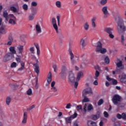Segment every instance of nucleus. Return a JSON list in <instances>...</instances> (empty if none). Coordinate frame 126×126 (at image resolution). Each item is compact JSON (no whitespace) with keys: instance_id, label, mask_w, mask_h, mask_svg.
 Instances as JSON below:
<instances>
[{"instance_id":"obj_38","label":"nucleus","mask_w":126,"mask_h":126,"mask_svg":"<svg viewBox=\"0 0 126 126\" xmlns=\"http://www.w3.org/2000/svg\"><path fill=\"white\" fill-rule=\"evenodd\" d=\"M11 101V98L10 97H7L6 99V103L7 105H9L10 102Z\"/></svg>"},{"instance_id":"obj_45","label":"nucleus","mask_w":126,"mask_h":126,"mask_svg":"<svg viewBox=\"0 0 126 126\" xmlns=\"http://www.w3.org/2000/svg\"><path fill=\"white\" fill-rule=\"evenodd\" d=\"M27 94L29 96L32 95V89H29L27 91Z\"/></svg>"},{"instance_id":"obj_27","label":"nucleus","mask_w":126,"mask_h":126,"mask_svg":"<svg viewBox=\"0 0 126 126\" xmlns=\"http://www.w3.org/2000/svg\"><path fill=\"white\" fill-rule=\"evenodd\" d=\"M15 61H16L17 63H20L21 62V56L17 55L16 57L15 58Z\"/></svg>"},{"instance_id":"obj_1","label":"nucleus","mask_w":126,"mask_h":126,"mask_svg":"<svg viewBox=\"0 0 126 126\" xmlns=\"http://www.w3.org/2000/svg\"><path fill=\"white\" fill-rule=\"evenodd\" d=\"M118 26L117 28L119 31L121 32H125L126 30V26H125V23L124 22V20L122 18L119 19L118 22L117 23Z\"/></svg>"},{"instance_id":"obj_29","label":"nucleus","mask_w":126,"mask_h":126,"mask_svg":"<svg viewBox=\"0 0 126 126\" xmlns=\"http://www.w3.org/2000/svg\"><path fill=\"white\" fill-rule=\"evenodd\" d=\"M95 20H96V17H93L92 19V27L95 28L96 27V24L95 23Z\"/></svg>"},{"instance_id":"obj_62","label":"nucleus","mask_w":126,"mask_h":126,"mask_svg":"<svg viewBox=\"0 0 126 126\" xmlns=\"http://www.w3.org/2000/svg\"><path fill=\"white\" fill-rule=\"evenodd\" d=\"M106 79H107V80H108V81H112V80L113 79L110 78V77L109 76H106Z\"/></svg>"},{"instance_id":"obj_10","label":"nucleus","mask_w":126,"mask_h":126,"mask_svg":"<svg viewBox=\"0 0 126 126\" xmlns=\"http://www.w3.org/2000/svg\"><path fill=\"white\" fill-rule=\"evenodd\" d=\"M88 94L89 95L93 94L92 89H91V88H88L83 91V96H86V95H88Z\"/></svg>"},{"instance_id":"obj_19","label":"nucleus","mask_w":126,"mask_h":126,"mask_svg":"<svg viewBox=\"0 0 126 126\" xmlns=\"http://www.w3.org/2000/svg\"><path fill=\"white\" fill-rule=\"evenodd\" d=\"M87 125L88 126H97L96 122L89 120L88 121Z\"/></svg>"},{"instance_id":"obj_8","label":"nucleus","mask_w":126,"mask_h":126,"mask_svg":"<svg viewBox=\"0 0 126 126\" xmlns=\"http://www.w3.org/2000/svg\"><path fill=\"white\" fill-rule=\"evenodd\" d=\"M52 24L53 26V28L56 30L57 33L59 34V28L58 27V25H57V20H56V18H52Z\"/></svg>"},{"instance_id":"obj_15","label":"nucleus","mask_w":126,"mask_h":126,"mask_svg":"<svg viewBox=\"0 0 126 126\" xmlns=\"http://www.w3.org/2000/svg\"><path fill=\"white\" fill-rule=\"evenodd\" d=\"M95 69H96L95 73V77H99V75H100V70H101V68H100V66H96L95 67Z\"/></svg>"},{"instance_id":"obj_21","label":"nucleus","mask_w":126,"mask_h":126,"mask_svg":"<svg viewBox=\"0 0 126 126\" xmlns=\"http://www.w3.org/2000/svg\"><path fill=\"white\" fill-rule=\"evenodd\" d=\"M35 29L38 33L42 32V29H41V26H40L39 23H37V25H36Z\"/></svg>"},{"instance_id":"obj_16","label":"nucleus","mask_w":126,"mask_h":126,"mask_svg":"<svg viewBox=\"0 0 126 126\" xmlns=\"http://www.w3.org/2000/svg\"><path fill=\"white\" fill-rule=\"evenodd\" d=\"M101 59L102 60H104L105 63H107V64L110 63V59H109V57L106 56L105 55H103Z\"/></svg>"},{"instance_id":"obj_54","label":"nucleus","mask_w":126,"mask_h":126,"mask_svg":"<svg viewBox=\"0 0 126 126\" xmlns=\"http://www.w3.org/2000/svg\"><path fill=\"white\" fill-rule=\"evenodd\" d=\"M51 89V90H53V92H57V91H58V90L56 87H53Z\"/></svg>"},{"instance_id":"obj_34","label":"nucleus","mask_w":126,"mask_h":126,"mask_svg":"<svg viewBox=\"0 0 126 126\" xmlns=\"http://www.w3.org/2000/svg\"><path fill=\"white\" fill-rule=\"evenodd\" d=\"M56 5L57 7H58L59 8L62 7V2H61L60 1H57L56 2Z\"/></svg>"},{"instance_id":"obj_6","label":"nucleus","mask_w":126,"mask_h":126,"mask_svg":"<svg viewBox=\"0 0 126 126\" xmlns=\"http://www.w3.org/2000/svg\"><path fill=\"white\" fill-rule=\"evenodd\" d=\"M83 76V73L82 72H79L77 74V76L76 78V82H75V84H74V87L75 88H77V86H78V81L80 80V77L81 76Z\"/></svg>"},{"instance_id":"obj_11","label":"nucleus","mask_w":126,"mask_h":126,"mask_svg":"<svg viewBox=\"0 0 126 126\" xmlns=\"http://www.w3.org/2000/svg\"><path fill=\"white\" fill-rule=\"evenodd\" d=\"M102 11L104 15L103 16V18H107L108 17V15H109V11H108V7L107 6H105L102 7Z\"/></svg>"},{"instance_id":"obj_17","label":"nucleus","mask_w":126,"mask_h":126,"mask_svg":"<svg viewBox=\"0 0 126 126\" xmlns=\"http://www.w3.org/2000/svg\"><path fill=\"white\" fill-rule=\"evenodd\" d=\"M3 17L5 18L6 21H8L9 18L8 17V13L7 10H5L3 12Z\"/></svg>"},{"instance_id":"obj_39","label":"nucleus","mask_w":126,"mask_h":126,"mask_svg":"<svg viewBox=\"0 0 126 126\" xmlns=\"http://www.w3.org/2000/svg\"><path fill=\"white\" fill-rule=\"evenodd\" d=\"M82 102L83 103H86V102H89V99L88 98H87L86 95L84 96V99H83Z\"/></svg>"},{"instance_id":"obj_18","label":"nucleus","mask_w":126,"mask_h":126,"mask_svg":"<svg viewBox=\"0 0 126 126\" xmlns=\"http://www.w3.org/2000/svg\"><path fill=\"white\" fill-rule=\"evenodd\" d=\"M113 29L111 28H105L104 29V32L107 33V34H111V33L113 32Z\"/></svg>"},{"instance_id":"obj_60","label":"nucleus","mask_w":126,"mask_h":126,"mask_svg":"<svg viewBox=\"0 0 126 126\" xmlns=\"http://www.w3.org/2000/svg\"><path fill=\"white\" fill-rule=\"evenodd\" d=\"M30 51L31 52L32 54H34V51H35L34 50V47H31L30 49Z\"/></svg>"},{"instance_id":"obj_42","label":"nucleus","mask_w":126,"mask_h":126,"mask_svg":"<svg viewBox=\"0 0 126 126\" xmlns=\"http://www.w3.org/2000/svg\"><path fill=\"white\" fill-rule=\"evenodd\" d=\"M9 23L10 24H12V25H14L15 24V21L12 19H10L9 20Z\"/></svg>"},{"instance_id":"obj_31","label":"nucleus","mask_w":126,"mask_h":126,"mask_svg":"<svg viewBox=\"0 0 126 126\" xmlns=\"http://www.w3.org/2000/svg\"><path fill=\"white\" fill-rule=\"evenodd\" d=\"M10 10H11V11H13V12H18V10H17V9L15 6H11L10 7Z\"/></svg>"},{"instance_id":"obj_41","label":"nucleus","mask_w":126,"mask_h":126,"mask_svg":"<svg viewBox=\"0 0 126 126\" xmlns=\"http://www.w3.org/2000/svg\"><path fill=\"white\" fill-rule=\"evenodd\" d=\"M77 117V113L76 112H74V114L72 115L70 117L72 120H73V119H75Z\"/></svg>"},{"instance_id":"obj_20","label":"nucleus","mask_w":126,"mask_h":126,"mask_svg":"<svg viewBox=\"0 0 126 126\" xmlns=\"http://www.w3.org/2000/svg\"><path fill=\"white\" fill-rule=\"evenodd\" d=\"M80 45L82 46V48H84L87 44L86 43V41L84 38H83L81 40L80 42Z\"/></svg>"},{"instance_id":"obj_7","label":"nucleus","mask_w":126,"mask_h":126,"mask_svg":"<svg viewBox=\"0 0 126 126\" xmlns=\"http://www.w3.org/2000/svg\"><path fill=\"white\" fill-rule=\"evenodd\" d=\"M117 62L118 63H116V64L117 65V67L119 68L120 70H123L125 68V65L123 64V61L120 60V59H117Z\"/></svg>"},{"instance_id":"obj_35","label":"nucleus","mask_w":126,"mask_h":126,"mask_svg":"<svg viewBox=\"0 0 126 126\" xmlns=\"http://www.w3.org/2000/svg\"><path fill=\"white\" fill-rule=\"evenodd\" d=\"M22 8L25 11L28 10V5L27 4H24L22 6Z\"/></svg>"},{"instance_id":"obj_58","label":"nucleus","mask_w":126,"mask_h":126,"mask_svg":"<svg viewBox=\"0 0 126 126\" xmlns=\"http://www.w3.org/2000/svg\"><path fill=\"white\" fill-rule=\"evenodd\" d=\"M86 107H87V104H86L84 106L83 112H84L85 113L87 112V109H86Z\"/></svg>"},{"instance_id":"obj_2","label":"nucleus","mask_w":126,"mask_h":126,"mask_svg":"<svg viewBox=\"0 0 126 126\" xmlns=\"http://www.w3.org/2000/svg\"><path fill=\"white\" fill-rule=\"evenodd\" d=\"M95 52H100L101 54H105V53H107V49L102 48V43L98 41L97 42Z\"/></svg>"},{"instance_id":"obj_24","label":"nucleus","mask_w":126,"mask_h":126,"mask_svg":"<svg viewBox=\"0 0 126 126\" xmlns=\"http://www.w3.org/2000/svg\"><path fill=\"white\" fill-rule=\"evenodd\" d=\"M34 45L37 50V56H40V46L37 43H34Z\"/></svg>"},{"instance_id":"obj_40","label":"nucleus","mask_w":126,"mask_h":126,"mask_svg":"<svg viewBox=\"0 0 126 126\" xmlns=\"http://www.w3.org/2000/svg\"><path fill=\"white\" fill-rule=\"evenodd\" d=\"M69 55L70 57V60L72 61V60H73V59L74 58V55H73L72 51H71V50L69 51Z\"/></svg>"},{"instance_id":"obj_26","label":"nucleus","mask_w":126,"mask_h":126,"mask_svg":"<svg viewBox=\"0 0 126 126\" xmlns=\"http://www.w3.org/2000/svg\"><path fill=\"white\" fill-rule=\"evenodd\" d=\"M9 51L11 52V54H13V55H15L16 54L15 48H14L13 46L10 47L9 48Z\"/></svg>"},{"instance_id":"obj_47","label":"nucleus","mask_w":126,"mask_h":126,"mask_svg":"<svg viewBox=\"0 0 126 126\" xmlns=\"http://www.w3.org/2000/svg\"><path fill=\"white\" fill-rule=\"evenodd\" d=\"M111 81L113 85H117V84H118V81L116 80L112 79V80H111Z\"/></svg>"},{"instance_id":"obj_56","label":"nucleus","mask_w":126,"mask_h":126,"mask_svg":"<svg viewBox=\"0 0 126 126\" xmlns=\"http://www.w3.org/2000/svg\"><path fill=\"white\" fill-rule=\"evenodd\" d=\"M53 68L54 69L55 72H57V65H56V64L53 65Z\"/></svg>"},{"instance_id":"obj_44","label":"nucleus","mask_w":126,"mask_h":126,"mask_svg":"<svg viewBox=\"0 0 126 126\" xmlns=\"http://www.w3.org/2000/svg\"><path fill=\"white\" fill-rule=\"evenodd\" d=\"M103 103H104V100H103L102 99H100L97 102V105L98 106H101V105H102V104H103Z\"/></svg>"},{"instance_id":"obj_14","label":"nucleus","mask_w":126,"mask_h":126,"mask_svg":"<svg viewBox=\"0 0 126 126\" xmlns=\"http://www.w3.org/2000/svg\"><path fill=\"white\" fill-rule=\"evenodd\" d=\"M33 66H34V71H35L36 74H39L40 73V68L39 67V64L38 63H35L33 64Z\"/></svg>"},{"instance_id":"obj_36","label":"nucleus","mask_w":126,"mask_h":126,"mask_svg":"<svg viewBox=\"0 0 126 126\" xmlns=\"http://www.w3.org/2000/svg\"><path fill=\"white\" fill-rule=\"evenodd\" d=\"M108 2V0H101L100 3L101 5H105Z\"/></svg>"},{"instance_id":"obj_4","label":"nucleus","mask_w":126,"mask_h":126,"mask_svg":"<svg viewBox=\"0 0 126 126\" xmlns=\"http://www.w3.org/2000/svg\"><path fill=\"white\" fill-rule=\"evenodd\" d=\"M67 70V68H66V66L65 65H63L62 66L61 72L60 73V76L62 79H63L64 77H65V75H66V71Z\"/></svg>"},{"instance_id":"obj_22","label":"nucleus","mask_w":126,"mask_h":126,"mask_svg":"<svg viewBox=\"0 0 126 126\" xmlns=\"http://www.w3.org/2000/svg\"><path fill=\"white\" fill-rule=\"evenodd\" d=\"M6 29H5V28L4 26H1L0 28V33L1 34H5L6 33Z\"/></svg>"},{"instance_id":"obj_61","label":"nucleus","mask_w":126,"mask_h":126,"mask_svg":"<svg viewBox=\"0 0 126 126\" xmlns=\"http://www.w3.org/2000/svg\"><path fill=\"white\" fill-rule=\"evenodd\" d=\"M117 119H119V120H120V119H122V115H121L120 114H117Z\"/></svg>"},{"instance_id":"obj_23","label":"nucleus","mask_w":126,"mask_h":126,"mask_svg":"<svg viewBox=\"0 0 126 126\" xmlns=\"http://www.w3.org/2000/svg\"><path fill=\"white\" fill-rule=\"evenodd\" d=\"M47 81L48 83V84H50L51 82H52V73L51 72H49L47 79Z\"/></svg>"},{"instance_id":"obj_63","label":"nucleus","mask_w":126,"mask_h":126,"mask_svg":"<svg viewBox=\"0 0 126 126\" xmlns=\"http://www.w3.org/2000/svg\"><path fill=\"white\" fill-rule=\"evenodd\" d=\"M34 108H35V105H32L31 107H30V108H29V110H31L32 109H34Z\"/></svg>"},{"instance_id":"obj_50","label":"nucleus","mask_w":126,"mask_h":126,"mask_svg":"<svg viewBox=\"0 0 126 126\" xmlns=\"http://www.w3.org/2000/svg\"><path fill=\"white\" fill-rule=\"evenodd\" d=\"M109 37L110 39H114V38H115V35H114V34H113V32H112L109 34Z\"/></svg>"},{"instance_id":"obj_33","label":"nucleus","mask_w":126,"mask_h":126,"mask_svg":"<svg viewBox=\"0 0 126 126\" xmlns=\"http://www.w3.org/2000/svg\"><path fill=\"white\" fill-rule=\"evenodd\" d=\"M32 14H34V15H36L37 14V12H38V10H37L34 8H32Z\"/></svg>"},{"instance_id":"obj_13","label":"nucleus","mask_w":126,"mask_h":126,"mask_svg":"<svg viewBox=\"0 0 126 126\" xmlns=\"http://www.w3.org/2000/svg\"><path fill=\"white\" fill-rule=\"evenodd\" d=\"M28 118L27 112H25L23 115V120L22 121V124H26L27 123V119Z\"/></svg>"},{"instance_id":"obj_25","label":"nucleus","mask_w":126,"mask_h":126,"mask_svg":"<svg viewBox=\"0 0 126 126\" xmlns=\"http://www.w3.org/2000/svg\"><path fill=\"white\" fill-rule=\"evenodd\" d=\"M120 81L122 83H126V75L123 74L121 78L120 79Z\"/></svg>"},{"instance_id":"obj_37","label":"nucleus","mask_w":126,"mask_h":126,"mask_svg":"<svg viewBox=\"0 0 126 126\" xmlns=\"http://www.w3.org/2000/svg\"><path fill=\"white\" fill-rule=\"evenodd\" d=\"M35 18V15L32 14L29 16V19L30 21H32Z\"/></svg>"},{"instance_id":"obj_3","label":"nucleus","mask_w":126,"mask_h":126,"mask_svg":"<svg viewBox=\"0 0 126 126\" xmlns=\"http://www.w3.org/2000/svg\"><path fill=\"white\" fill-rule=\"evenodd\" d=\"M122 97L119 94H115L113 96L112 101L114 105H118L121 102Z\"/></svg>"},{"instance_id":"obj_57","label":"nucleus","mask_w":126,"mask_h":126,"mask_svg":"<svg viewBox=\"0 0 126 126\" xmlns=\"http://www.w3.org/2000/svg\"><path fill=\"white\" fill-rule=\"evenodd\" d=\"M71 107V104L70 103H68L66 106V109H70Z\"/></svg>"},{"instance_id":"obj_48","label":"nucleus","mask_w":126,"mask_h":126,"mask_svg":"<svg viewBox=\"0 0 126 126\" xmlns=\"http://www.w3.org/2000/svg\"><path fill=\"white\" fill-rule=\"evenodd\" d=\"M32 6H37L38 5V3L36 1H32L31 3Z\"/></svg>"},{"instance_id":"obj_30","label":"nucleus","mask_w":126,"mask_h":126,"mask_svg":"<svg viewBox=\"0 0 126 126\" xmlns=\"http://www.w3.org/2000/svg\"><path fill=\"white\" fill-rule=\"evenodd\" d=\"M84 28L86 31H88V30H89V24H88V22H86L84 24Z\"/></svg>"},{"instance_id":"obj_9","label":"nucleus","mask_w":126,"mask_h":126,"mask_svg":"<svg viewBox=\"0 0 126 126\" xmlns=\"http://www.w3.org/2000/svg\"><path fill=\"white\" fill-rule=\"evenodd\" d=\"M68 79L71 83H74L75 82V77L72 71L69 72Z\"/></svg>"},{"instance_id":"obj_53","label":"nucleus","mask_w":126,"mask_h":126,"mask_svg":"<svg viewBox=\"0 0 126 126\" xmlns=\"http://www.w3.org/2000/svg\"><path fill=\"white\" fill-rule=\"evenodd\" d=\"M103 114L105 118H108V117H109V114H108L107 111H104Z\"/></svg>"},{"instance_id":"obj_28","label":"nucleus","mask_w":126,"mask_h":126,"mask_svg":"<svg viewBox=\"0 0 126 126\" xmlns=\"http://www.w3.org/2000/svg\"><path fill=\"white\" fill-rule=\"evenodd\" d=\"M99 117H100V115H99V114L92 115V120H93L94 121H97V120L99 119Z\"/></svg>"},{"instance_id":"obj_55","label":"nucleus","mask_w":126,"mask_h":126,"mask_svg":"<svg viewBox=\"0 0 126 126\" xmlns=\"http://www.w3.org/2000/svg\"><path fill=\"white\" fill-rule=\"evenodd\" d=\"M77 109L78 111H79V110H82V106L81 105H78L77 106Z\"/></svg>"},{"instance_id":"obj_64","label":"nucleus","mask_w":126,"mask_h":126,"mask_svg":"<svg viewBox=\"0 0 126 126\" xmlns=\"http://www.w3.org/2000/svg\"><path fill=\"white\" fill-rule=\"evenodd\" d=\"M73 126H78V124H77V122L75 121L73 123Z\"/></svg>"},{"instance_id":"obj_51","label":"nucleus","mask_w":126,"mask_h":126,"mask_svg":"<svg viewBox=\"0 0 126 126\" xmlns=\"http://www.w3.org/2000/svg\"><path fill=\"white\" fill-rule=\"evenodd\" d=\"M121 116H122V119H123V120H126V113H122Z\"/></svg>"},{"instance_id":"obj_59","label":"nucleus","mask_w":126,"mask_h":126,"mask_svg":"<svg viewBox=\"0 0 126 126\" xmlns=\"http://www.w3.org/2000/svg\"><path fill=\"white\" fill-rule=\"evenodd\" d=\"M20 63H21V65L22 67H25V63L23 62V61H22Z\"/></svg>"},{"instance_id":"obj_46","label":"nucleus","mask_w":126,"mask_h":126,"mask_svg":"<svg viewBox=\"0 0 126 126\" xmlns=\"http://www.w3.org/2000/svg\"><path fill=\"white\" fill-rule=\"evenodd\" d=\"M121 43L123 45L125 44V36L124 35H121Z\"/></svg>"},{"instance_id":"obj_12","label":"nucleus","mask_w":126,"mask_h":126,"mask_svg":"<svg viewBox=\"0 0 126 126\" xmlns=\"http://www.w3.org/2000/svg\"><path fill=\"white\" fill-rule=\"evenodd\" d=\"M23 45H18L17 46V51L19 55H22V53H23Z\"/></svg>"},{"instance_id":"obj_52","label":"nucleus","mask_w":126,"mask_h":126,"mask_svg":"<svg viewBox=\"0 0 126 126\" xmlns=\"http://www.w3.org/2000/svg\"><path fill=\"white\" fill-rule=\"evenodd\" d=\"M16 63L13 62L11 64V67H15L16 66Z\"/></svg>"},{"instance_id":"obj_43","label":"nucleus","mask_w":126,"mask_h":126,"mask_svg":"<svg viewBox=\"0 0 126 126\" xmlns=\"http://www.w3.org/2000/svg\"><path fill=\"white\" fill-rule=\"evenodd\" d=\"M93 106H92V104H89L88 106V111H92V110H93Z\"/></svg>"},{"instance_id":"obj_5","label":"nucleus","mask_w":126,"mask_h":126,"mask_svg":"<svg viewBox=\"0 0 126 126\" xmlns=\"http://www.w3.org/2000/svg\"><path fill=\"white\" fill-rule=\"evenodd\" d=\"M14 58V55L11 53H8L4 57V62H8L9 61H11L12 59Z\"/></svg>"},{"instance_id":"obj_32","label":"nucleus","mask_w":126,"mask_h":126,"mask_svg":"<svg viewBox=\"0 0 126 126\" xmlns=\"http://www.w3.org/2000/svg\"><path fill=\"white\" fill-rule=\"evenodd\" d=\"M65 122H66V123H67V124H70L71 123V120H72V119L71 117H69L68 118H65Z\"/></svg>"},{"instance_id":"obj_49","label":"nucleus","mask_w":126,"mask_h":126,"mask_svg":"<svg viewBox=\"0 0 126 126\" xmlns=\"http://www.w3.org/2000/svg\"><path fill=\"white\" fill-rule=\"evenodd\" d=\"M57 19L58 25V26H60V20H61V16H57Z\"/></svg>"}]
</instances>
